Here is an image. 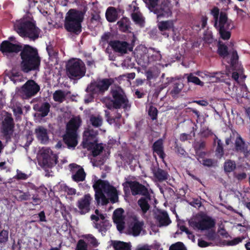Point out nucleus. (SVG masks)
Wrapping results in <instances>:
<instances>
[{"mask_svg": "<svg viewBox=\"0 0 250 250\" xmlns=\"http://www.w3.org/2000/svg\"><path fill=\"white\" fill-rule=\"evenodd\" d=\"M198 155V160L199 162L202 164L203 165L206 166H211L213 162L212 160L208 159H204V156L205 155V153L204 152H201Z\"/></svg>", "mask_w": 250, "mask_h": 250, "instance_id": "obj_35", "label": "nucleus"}, {"mask_svg": "<svg viewBox=\"0 0 250 250\" xmlns=\"http://www.w3.org/2000/svg\"><path fill=\"white\" fill-rule=\"evenodd\" d=\"M155 177L159 180H164L167 178V174L164 170L158 169L154 172Z\"/></svg>", "mask_w": 250, "mask_h": 250, "instance_id": "obj_44", "label": "nucleus"}, {"mask_svg": "<svg viewBox=\"0 0 250 250\" xmlns=\"http://www.w3.org/2000/svg\"><path fill=\"white\" fill-rule=\"evenodd\" d=\"M13 120L11 115H7L3 122V129L7 133L11 130L13 127Z\"/></svg>", "mask_w": 250, "mask_h": 250, "instance_id": "obj_28", "label": "nucleus"}, {"mask_svg": "<svg viewBox=\"0 0 250 250\" xmlns=\"http://www.w3.org/2000/svg\"><path fill=\"white\" fill-rule=\"evenodd\" d=\"M90 123L95 127H99L102 124V119L99 115H92L90 119Z\"/></svg>", "mask_w": 250, "mask_h": 250, "instance_id": "obj_36", "label": "nucleus"}, {"mask_svg": "<svg viewBox=\"0 0 250 250\" xmlns=\"http://www.w3.org/2000/svg\"><path fill=\"white\" fill-rule=\"evenodd\" d=\"M158 18H168L172 15L171 5L168 4H162L160 6H157L152 11Z\"/></svg>", "mask_w": 250, "mask_h": 250, "instance_id": "obj_20", "label": "nucleus"}, {"mask_svg": "<svg viewBox=\"0 0 250 250\" xmlns=\"http://www.w3.org/2000/svg\"><path fill=\"white\" fill-rule=\"evenodd\" d=\"M190 137H191V136L189 135H188V134H187L185 133H183V134H181V135L180 136V139L182 141H185V140H187L189 139Z\"/></svg>", "mask_w": 250, "mask_h": 250, "instance_id": "obj_59", "label": "nucleus"}, {"mask_svg": "<svg viewBox=\"0 0 250 250\" xmlns=\"http://www.w3.org/2000/svg\"><path fill=\"white\" fill-rule=\"evenodd\" d=\"M146 75L147 79H151L153 78V74L151 71H147L146 73Z\"/></svg>", "mask_w": 250, "mask_h": 250, "instance_id": "obj_61", "label": "nucleus"}, {"mask_svg": "<svg viewBox=\"0 0 250 250\" xmlns=\"http://www.w3.org/2000/svg\"><path fill=\"white\" fill-rule=\"evenodd\" d=\"M63 188L64 191L69 195H74L76 194V189L73 188H69L66 186H64Z\"/></svg>", "mask_w": 250, "mask_h": 250, "instance_id": "obj_52", "label": "nucleus"}, {"mask_svg": "<svg viewBox=\"0 0 250 250\" xmlns=\"http://www.w3.org/2000/svg\"><path fill=\"white\" fill-rule=\"evenodd\" d=\"M40 90V86L33 80L28 81L21 88L20 93L23 98L34 96Z\"/></svg>", "mask_w": 250, "mask_h": 250, "instance_id": "obj_14", "label": "nucleus"}, {"mask_svg": "<svg viewBox=\"0 0 250 250\" xmlns=\"http://www.w3.org/2000/svg\"><path fill=\"white\" fill-rule=\"evenodd\" d=\"M223 77V74L220 72L209 73L208 83L217 82L220 81Z\"/></svg>", "mask_w": 250, "mask_h": 250, "instance_id": "obj_34", "label": "nucleus"}, {"mask_svg": "<svg viewBox=\"0 0 250 250\" xmlns=\"http://www.w3.org/2000/svg\"><path fill=\"white\" fill-rule=\"evenodd\" d=\"M130 224L129 225L128 232L133 236H138L143 230L144 223L138 220L135 216L131 217L130 219Z\"/></svg>", "mask_w": 250, "mask_h": 250, "instance_id": "obj_15", "label": "nucleus"}, {"mask_svg": "<svg viewBox=\"0 0 250 250\" xmlns=\"http://www.w3.org/2000/svg\"><path fill=\"white\" fill-rule=\"evenodd\" d=\"M123 186L125 192L129 190L128 188L130 187L133 195H146L147 193L146 188L144 186L138 184V183L127 182L123 184Z\"/></svg>", "mask_w": 250, "mask_h": 250, "instance_id": "obj_16", "label": "nucleus"}, {"mask_svg": "<svg viewBox=\"0 0 250 250\" xmlns=\"http://www.w3.org/2000/svg\"><path fill=\"white\" fill-rule=\"evenodd\" d=\"M212 15L214 17V20L215 21V22H217L218 23V21H217L218 20V16L219 13V10L217 8H214L213 9V10L211 11Z\"/></svg>", "mask_w": 250, "mask_h": 250, "instance_id": "obj_55", "label": "nucleus"}, {"mask_svg": "<svg viewBox=\"0 0 250 250\" xmlns=\"http://www.w3.org/2000/svg\"><path fill=\"white\" fill-rule=\"evenodd\" d=\"M234 177L236 178L238 180H242L246 178L247 175L245 173L242 172L241 173H234Z\"/></svg>", "mask_w": 250, "mask_h": 250, "instance_id": "obj_56", "label": "nucleus"}, {"mask_svg": "<svg viewBox=\"0 0 250 250\" xmlns=\"http://www.w3.org/2000/svg\"><path fill=\"white\" fill-rule=\"evenodd\" d=\"M236 167V165L234 162L228 160L224 164V169L227 172L232 171Z\"/></svg>", "mask_w": 250, "mask_h": 250, "instance_id": "obj_40", "label": "nucleus"}, {"mask_svg": "<svg viewBox=\"0 0 250 250\" xmlns=\"http://www.w3.org/2000/svg\"><path fill=\"white\" fill-rule=\"evenodd\" d=\"M154 152L156 153L162 160H164L165 154L163 151V141L159 140L153 145Z\"/></svg>", "mask_w": 250, "mask_h": 250, "instance_id": "obj_27", "label": "nucleus"}, {"mask_svg": "<svg viewBox=\"0 0 250 250\" xmlns=\"http://www.w3.org/2000/svg\"><path fill=\"white\" fill-rule=\"evenodd\" d=\"M94 228L98 229L102 233L105 232L110 226L109 222L106 219V216L101 212L98 209L95 210L94 213L90 216Z\"/></svg>", "mask_w": 250, "mask_h": 250, "instance_id": "obj_12", "label": "nucleus"}, {"mask_svg": "<svg viewBox=\"0 0 250 250\" xmlns=\"http://www.w3.org/2000/svg\"><path fill=\"white\" fill-rule=\"evenodd\" d=\"M50 105L47 103H43L40 108L39 111L41 113L42 116H46L49 111Z\"/></svg>", "mask_w": 250, "mask_h": 250, "instance_id": "obj_42", "label": "nucleus"}, {"mask_svg": "<svg viewBox=\"0 0 250 250\" xmlns=\"http://www.w3.org/2000/svg\"><path fill=\"white\" fill-rule=\"evenodd\" d=\"M215 26L218 29L221 38L223 40H229L230 37V32L229 30L233 28L231 21H228L225 14L221 13L220 15L218 23L215 22Z\"/></svg>", "mask_w": 250, "mask_h": 250, "instance_id": "obj_11", "label": "nucleus"}, {"mask_svg": "<svg viewBox=\"0 0 250 250\" xmlns=\"http://www.w3.org/2000/svg\"><path fill=\"white\" fill-rule=\"evenodd\" d=\"M245 144L242 138L237 137L235 141V147L236 149L245 152L247 150L245 149Z\"/></svg>", "mask_w": 250, "mask_h": 250, "instance_id": "obj_38", "label": "nucleus"}, {"mask_svg": "<svg viewBox=\"0 0 250 250\" xmlns=\"http://www.w3.org/2000/svg\"><path fill=\"white\" fill-rule=\"evenodd\" d=\"M40 221H45V216L43 212H41L39 214Z\"/></svg>", "mask_w": 250, "mask_h": 250, "instance_id": "obj_62", "label": "nucleus"}, {"mask_svg": "<svg viewBox=\"0 0 250 250\" xmlns=\"http://www.w3.org/2000/svg\"><path fill=\"white\" fill-rule=\"evenodd\" d=\"M92 201V198L89 194H85L78 201L77 207L81 214H84L89 211Z\"/></svg>", "mask_w": 250, "mask_h": 250, "instance_id": "obj_17", "label": "nucleus"}, {"mask_svg": "<svg viewBox=\"0 0 250 250\" xmlns=\"http://www.w3.org/2000/svg\"><path fill=\"white\" fill-rule=\"evenodd\" d=\"M124 210L122 208L115 210L113 214V220L119 231H121L124 228Z\"/></svg>", "mask_w": 250, "mask_h": 250, "instance_id": "obj_22", "label": "nucleus"}, {"mask_svg": "<svg viewBox=\"0 0 250 250\" xmlns=\"http://www.w3.org/2000/svg\"><path fill=\"white\" fill-rule=\"evenodd\" d=\"M35 133L38 139L43 144H47L49 141L48 132L46 129L39 126L35 130Z\"/></svg>", "mask_w": 250, "mask_h": 250, "instance_id": "obj_25", "label": "nucleus"}, {"mask_svg": "<svg viewBox=\"0 0 250 250\" xmlns=\"http://www.w3.org/2000/svg\"><path fill=\"white\" fill-rule=\"evenodd\" d=\"M97 130L93 129L90 126L85 129L83 135V146L87 149L91 150L94 156L98 155L103 149L102 144H97Z\"/></svg>", "mask_w": 250, "mask_h": 250, "instance_id": "obj_5", "label": "nucleus"}, {"mask_svg": "<svg viewBox=\"0 0 250 250\" xmlns=\"http://www.w3.org/2000/svg\"><path fill=\"white\" fill-rule=\"evenodd\" d=\"M65 95L62 91L57 90L53 94V99L56 102L61 103L64 99Z\"/></svg>", "mask_w": 250, "mask_h": 250, "instance_id": "obj_39", "label": "nucleus"}, {"mask_svg": "<svg viewBox=\"0 0 250 250\" xmlns=\"http://www.w3.org/2000/svg\"><path fill=\"white\" fill-rule=\"evenodd\" d=\"M58 156L49 148L43 147L38 156L39 164L45 167H52L57 164Z\"/></svg>", "mask_w": 250, "mask_h": 250, "instance_id": "obj_10", "label": "nucleus"}, {"mask_svg": "<svg viewBox=\"0 0 250 250\" xmlns=\"http://www.w3.org/2000/svg\"><path fill=\"white\" fill-rule=\"evenodd\" d=\"M17 177L19 179H25L26 178V175L22 172H18L17 174Z\"/></svg>", "mask_w": 250, "mask_h": 250, "instance_id": "obj_60", "label": "nucleus"}, {"mask_svg": "<svg viewBox=\"0 0 250 250\" xmlns=\"http://www.w3.org/2000/svg\"><path fill=\"white\" fill-rule=\"evenodd\" d=\"M188 82L201 86H204V82L201 81L199 77H196L193 74L190 73L187 77Z\"/></svg>", "mask_w": 250, "mask_h": 250, "instance_id": "obj_32", "label": "nucleus"}, {"mask_svg": "<svg viewBox=\"0 0 250 250\" xmlns=\"http://www.w3.org/2000/svg\"><path fill=\"white\" fill-rule=\"evenodd\" d=\"M84 13L75 9H70L66 13L64 27L69 32L79 34L82 31L81 23Z\"/></svg>", "mask_w": 250, "mask_h": 250, "instance_id": "obj_3", "label": "nucleus"}, {"mask_svg": "<svg viewBox=\"0 0 250 250\" xmlns=\"http://www.w3.org/2000/svg\"><path fill=\"white\" fill-rule=\"evenodd\" d=\"M157 26L159 30L162 32V34L166 35L167 37L168 35L165 34V31L170 29L173 30L174 21L173 20L162 21L158 23Z\"/></svg>", "mask_w": 250, "mask_h": 250, "instance_id": "obj_26", "label": "nucleus"}, {"mask_svg": "<svg viewBox=\"0 0 250 250\" xmlns=\"http://www.w3.org/2000/svg\"><path fill=\"white\" fill-rule=\"evenodd\" d=\"M132 17L133 21L138 24H142L143 23L144 20L140 13L136 12L132 14Z\"/></svg>", "mask_w": 250, "mask_h": 250, "instance_id": "obj_45", "label": "nucleus"}, {"mask_svg": "<svg viewBox=\"0 0 250 250\" xmlns=\"http://www.w3.org/2000/svg\"><path fill=\"white\" fill-rule=\"evenodd\" d=\"M14 29L21 36L33 40L38 38L40 33V29L36 26L34 21L30 17L17 21L14 24Z\"/></svg>", "mask_w": 250, "mask_h": 250, "instance_id": "obj_2", "label": "nucleus"}, {"mask_svg": "<svg viewBox=\"0 0 250 250\" xmlns=\"http://www.w3.org/2000/svg\"><path fill=\"white\" fill-rule=\"evenodd\" d=\"M215 142L217 143V147L216 150V155L218 158H221L223 155V149L221 141L217 138L215 140Z\"/></svg>", "mask_w": 250, "mask_h": 250, "instance_id": "obj_43", "label": "nucleus"}, {"mask_svg": "<svg viewBox=\"0 0 250 250\" xmlns=\"http://www.w3.org/2000/svg\"><path fill=\"white\" fill-rule=\"evenodd\" d=\"M113 247L115 250H131L130 243L122 241H114L113 242Z\"/></svg>", "mask_w": 250, "mask_h": 250, "instance_id": "obj_29", "label": "nucleus"}, {"mask_svg": "<svg viewBox=\"0 0 250 250\" xmlns=\"http://www.w3.org/2000/svg\"><path fill=\"white\" fill-rule=\"evenodd\" d=\"M146 3L147 7L152 11L154 8L158 5L159 0H143Z\"/></svg>", "mask_w": 250, "mask_h": 250, "instance_id": "obj_41", "label": "nucleus"}, {"mask_svg": "<svg viewBox=\"0 0 250 250\" xmlns=\"http://www.w3.org/2000/svg\"><path fill=\"white\" fill-rule=\"evenodd\" d=\"M69 167L72 173V178L74 181L79 182L84 180L86 174L80 166L72 164L69 165Z\"/></svg>", "mask_w": 250, "mask_h": 250, "instance_id": "obj_18", "label": "nucleus"}, {"mask_svg": "<svg viewBox=\"0 0 250 250\" xmlns=\"http://www.w3.org/2000/svg\"><path fill=\"white\" fill-rule=\"evenodd\" d=\"M106 18L109 22H113L117 19V13L115 9L113 7H109L106 12Z\"/></svg>", "mask_w": 250, "mask_h": 250, "instance_id": "obj_30", "label": "nucleus"}, {"mask_svg": "<svg viewBox=\"0 0 250 250\" xmlns=\"http://www.w3.org/2000/svg\"><path fill=\"white\" fill-rule=\"evenodd\" d=\"M8 239V232L5 230L0 231V243H5Z\"/></svg>", "mask_w": 250, "mask_h": 250, "instance_id": "obj_47", "label": "nucleus"}, {"mask_svg": "<svg viewBox=\"0 0 250 250\" xmlns=\"http://www.w3.org/2000/svg\"><path fill=\"white\" fill-rule=\"evenodd\" d=\"M220 55L222 57H226L228 55L227 47L224 45L219 44L218 50Z\"/></svg>", "mask_w": 250, "mask_h": 250, "instance_id": "obj_48", "label": "nucleus"}, {"mask_svg": "<svg viewBox=\"0 0 250 250\" xmlns=\"http://www.w3.org/2000/svg\"><path fill=\"white\" fill-rule=\"evenodd\" d=\"M93 187L95 191V199L98 204H106L108 199L113 203L118 201L117 190L108 183L101 180H95Z\"/></svg>", "mask_w": 250, "mask_h": 250, "instance_id": "obj_1", "label": "nucleus"}, {"mask_svg": "<svg viewBox=\"0 0 250 250\" xmlns=\"http://www.w3.org/2000/svg\"><path fill=\"white\" fill-rule=\"evenodd\" d=\"M113 83L111 79H104L99 80L94 83H91L87 88L88 92L93 94L103 93L107 90L109 86Z\"/></svg>", "mask_w": 250, "mask_h": 250, "instance_id": "obj_13", "label": "nucleus"}, {"mask_svg": "<svg viewBox=\"0 0 250 250\" xmlns=\"http://www.w3.org/2000/svg\"><path fill=\"white\" fill-rule=\"evenodd\" d=\"M136 250H151L148 246H145L143 247H139Z\"/></svg>", "mask_w": 250, "mask_h": 250, "instance_id": "obj_64", "label": "nucleus"}, {"mask_svg": "<svg viewBox=\"0 0 250 250\" xmlns=\"http://www.w3.org/2000/svg\"><path fill=\"white\" fill-rule=\"evenodd\" d=\"M241 242V239L240 238H236L228 242V244L230 246H233L238 244Z\"/></svg>", "mask_w": 250, "mask_h": 250, "instance_id": "obj_57", "label": "nucleus"}, {"mask_svg": "<svg viewBox=\"0 0 250 250\" xmlns=\"http://www.w3.org/2000/svg\"><path fill=\"white\" fill-rule=\"evenodd\" d=\"M0 50L4 55L11 53H18L21 50V47L17 43H12L8 41H3L0 47Z\"/></svg>", "mask_w": 250, "mask_h": 250, "instance_id": "obj_19", "label": "nucleus"}, {"mask_svg": "<svg viewBox=\"0 0 250 250\" xmlns=\"http://www.w3.org/2000/svg\"><path fill=\"white\" fill-rule=\"evenodd\" d=\"M112 48L116 51L121 54L126 53L127 51H130L132 48L125 42L113 41L109 43Z\"/></svg>", "mask_w": 250, "mask_h": 250, "instance_id": "obj_21", "label": "nucleus"}, {"mask_svg": "<svg viewBox=\"0 0 250 250\" xmlns=\"http://www.w3.org/2000/svg\"><path fill=\"white\" fill-rule=\"evenodd\" d=\"M147 53H148L149 55H151V57L152 58L151 59V60L159 61L162 58L160 52L158 51H156L154 49H150L148 50H147ZM142 62L140 60H139L140 64L142 65H145V64L148 63L150 61V59H149L148 58V56L146 54L144 55L143 56H142Z\"/></svg>", "mask_w": 250, "mask_h": 250, "instance_id": "obj_23", "label": "nucleus"}, {"mask_svg": "<svg viewBox=\"0 0 250 250\" xmlns=\"http://www.w3.org/2000/svg\"><path fill=\"white\" fill-rule=\"evenodd\" d=\"M148 200H149V198L146 196L138 201V204L144 212H146L149 208V206L148 204Z\"/></svg>", "mask_w": 250, "mask_h": 250, "instance_id": "obj_33", "label": "nucleus"}, {"mask_svg": "<svg viewBox=\"0 0 250 250\" xmlns=\"http://www.w3.org/2000/svg\"><path fill=\"white\" fill-rule=\"evenodd\" d=\"M81 124L80 117H75L72 118L67 124L66 131L63 140L69 147H75L77 145V130Z\"/></svg>", "mask_w": 250, "mask_h": 250, "instance_id": "obj_6", "label": "nucleus"}, {"mask_svg": "<svg viewBox=\"0 0 250 250\" xmlns=\"http://www.w3.org/2000/svg\"><path fill=\"white\" fill-rule=\"evenodd\" d=\"M182 83H176L174 85L173 92L175 93H178L183 88Z\"/></svg>", "mask_w": 250, "mask_h": 250, "instance_id": "obj_54", "label": "nucleus"}, {"mask_svg": "<svg viewBox=\"0 0 250 250\" xmlns=\"http://www.w3.org/2000/svg\"><path fill=\"white\" fill-rule=\"evenodd\" d=\"M155 218L160 226H167L171 222L167 213L163 211L157 210L155 212Z\"/></svg>", "mask_w": 250, "mask_h": 250, "instance_id": "obj_24", "label": "nucleus"}, {"mask_svg": "<svg viewBox=\"0 0 250 250\" xmlns=\"http://www.w3.org/2000/svg\"><path fill=\"white\" fill-rule=\"evenodd\" d=\"M22 60L21 67L26 72L36 69L40 64V60L37 51L31 47L27 45L21 53Z\"/></svg>", "mask_w": 250, "mask_h": 250, "instance_id": "obj_4", "label": "nucleus"}, {"mask_svg": "<svg viewBox=\"0 0 250 250\" xmlns=\"http://www.w3.org/2000/svg\"><path fill=\"white\" fill-rule=\"evenodd\" d=\"M13 111L16 115H20L22 113V110L20 104H18L16 106L13 107Z\"/></svg>", "mask_w": 250, "mask_h": 250, "instance_id": "obj_53", "label": "nucleus"}, {"mask_svg": "<svg viewBox=\"0 0 250 250\" xmlns=\"http://www.w3.org/2000/svg\"><path fill=\"white\" fill-rule=\"evenodd\" d=\"M198 77L202 79L203 81L206 82V83H208V77L209 73H204L199 72H197V74Z\"/></svg>", "mask_w": 250, "mask_h": 250, "instance_id": "obj_51", "label": "nucleus"}, {"mask_svg": "<svg viewBox=\"0 0 250 250\" xmlns=\"http://www.w3.org/2000/svg\"><path fill=\"white\" fill-rule=\"evenodd\" d=\"M169 250H186V249L184 244L179 242L172 245Z\"/></svg>", "mask_w": 250, "mask_h": 250, "instance_id": "obj_46", "label": "nucleus"}, {"mask_svg": "<svg viewBox=\"0 0 250 250\" xmlns=\"http://www.w3.org/2000/svg\"><path fill=\"white\" fill-rule=\"evenodd\" d=\"M209 245V244L207 242L200 240L198 241V246L200 247H206Z\"/></svg>", "mask_w": 250, "mask_h": 250, "instance_id": "obj_58", "label": "nucleus"}, {"mask_svg": "<svg viewBox=\"0 0 250 250\" xmlns=\"http://www.w3.org/2000/svg\"><path fill=\"white\" fill-rule=\"evenodd\" d=\"M82 237L85 239L89 244L94 247H97L99 243L96 238L91 234H85L82 236Z\"/></svg>", "mask_w": 250, "mask_h": 250, "instance_id": "obj_37", "label": "nucleus"}, {"mask_svg": "<svg viewBox=\"0 0 250 250\" xmlns=\"http://www.w3.org/2000/svg\"><path fill=\"white\" fill-rule=\"evenodd\" d=\"M87 245L83 240H80L77 245L76 250H87Z\"/></svg>", "mask_w": 250, "mask_h": 250, "instance_id": "obj_49", "label": "nucleus"}, {"mask_svg": "<svg viewBox=\"0 0 250 250\" xmlns=\"http://www.w3.org/2000/svg\"><path fill=\"white\" fill-rule=\"evenodd\" d=\"M198 104L203 105L207 106L208 104V102L205 101H198L196 102Z\"/></svg>", "mask_w": 250, "mask_h": 250, "instance_id": "obj_63", "label": "nucleus"}, {"mask_svg": "<svg viewBox=\"0 0 250 250\" xmlns=\"http://www.w3.org/2000/svg\"><path fill=\"white\" fill-rule=\"evenodd\" d=\"M84 63L80 60L73 59L69 60L66 65V73L70 79H80L85 73Z\"/></svg>", "mask_w": 250, "mask_h": 250, "instance_id": "obj_7", "label": "nucleus"}, {"mask_svg": "<svg viewBox=\"0 0 250 250\" xmlns=\"http://www.w3.org/2000/svg\"><path fill=\"white\" fill-rule=\"evenodd\" d=\"M117 24L121 31L123 32L127 31L129 28V20L126 18H124L117 22Z\"/></svg>", "mask_w": 250, "mask_h": 250, "instance_id": "obj_31", "label": "nucleus"}, {"mask_svg": "<svg viewBox=\"0 0 250 250\" xmlns=\"http://www.w3.org/2000/svg\"><path fill=\"white\" fill-rule=\"evenodd\" d=\"M189 225L194 229L203 230L213 227L215 222L210 217L204 214H198L189 221Z\"/></svg>", "mask_w": 250, "mask_h": 250, "instance_id": "obj_9", "label": "nucleus"}, {"mask_svg": "<svg viewBox=\"0 0 250 250\" xmlns=\"http://www.w3.org/2000/svg\"><path fill=\"white\" fill-rule=\"evenodd\" d=\"M112 94L113 100L111 101V104L108 103L109 99H105L106 106L110 109L112 107L117 108L121 107L126 108L128 106V102L125 96L122 89L120 87H117L112 90Z\"/></svg>", "mask_w": 250, "mask_h": 250, "instance_id": "obj_8", "label": "nucleus"}, {"mask_svg": "<svg viewBox=\"0 0 250 250\" xmlns=\"http://www.w3.org/2000/svg\"><path fill=\"white\" fill-rule=\"evenodd\" d=\"M148 114L152 120L157 118V110L156 108L153 106H150L148 109Z\"/></svg>", "mask_w": 250, "mask_h": 250, "instance_id": "obj_50", "label": "nucleus"}]
</instances>
